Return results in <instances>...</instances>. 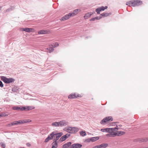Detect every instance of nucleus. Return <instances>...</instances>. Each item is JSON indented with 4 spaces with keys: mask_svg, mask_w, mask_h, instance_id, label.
I'll return each instance as SVG.
<instances>
[{
    "mask_svg": "<svg viewBox=\"0 0 148 148\" xmlns=\"http://www.w3.org/2000/svg\"><path fill=\"white\" fill-rule=\"evenodd\" d=\"M143 4V1L140 0H133L126 2V5L129 6H139Z\"/></svg>",
    "mask_w": 148,
    "mask_h": 148,
    "instance_id": "obj_1",
    "label": "nucleus"
},
{
    "mask_svg": "<svg viewBox=\"0 0 148 148\" xmlns=\"http://www.w3.org/2000/svg\"><path fill=\"white\" fill-rule=\"evenodd\" d=\"M1 80L6 84L12 83L15 81V79L12 78H7L4 76H1Z\"/></svg>",
    "mask_w": 148,
    "mask_h": 148,
    "instance_id": "obj_2",
    "label": "nucleus"
},
{
    "mask_svg": "<svg viewBox=\"0 0 148 148\" xmlns=\"http://www.w3.org/2000/svg\"><path fill=\"white\" fill-rule=\"evenodd\" d=\"M66 125L67 124L64 121H61L59 122H56L51 124L52 126L56 127L59 126L62 127L66 126Z\"/></svg>",
    "mask_w": 148,
    "mask_h": 148,
    "instance_id": "obj_3",
    "label": "nucleus"
},
{
    "mask_svg": "<svg viewBox=\"0 0 148 148\" xmlns=\"http://www.w3.org/2000/svg\"><path fill=\"white\" fill-rule=\"evenodd\" d=\"M83 96V95H82L76 93H71L68 96V98L69 99H76L77 98V97H81Z\"/></svg>",
    "mask_w": 148,
    "mask_h": 148,
    "instance_id": "obj_4",
    "label": "nucleus"
},
{
    "mask_svg": "<svg viewBox=\"0 0 148 148\" xmlns=\"http://www.w3.org/2000/svg\"><path fill=\"white\" fill-rule=\"evenodd\" d=\"M35 108L33 106H21V111H28L34 109Z\"/></svg>",
    "mask_w": 148,
    "mask_h": 148,
    "instance_id": "obj_5",
    "label": "nucleus"
},
{
    "mask_svg": "<svg viewBox=\"0 0 148 148\" xmlns=\"http://www.w3.org/2000/svg\"><path fill=\"white\" fill-rule=\"evenodd\" d=\"M20 30L21 31H25L26 32L28 33L34 32L35 31L34 29L29 27H26L25 28H21Z\"/></svg>",
    "mask_w": 148,
    "mask_h": 148,
    "instance_id": "obj_6",
    "label": "nucleus"
},
{
    "mask_svg": "<svg viewBox=\"0 0 148 148\" xmlns=\"http://www.w3.org/2000/svg\"><path fill=\"white\" fill-rule=\"evenodd\" d=\"M51 32L49 29H42L38 32V34H46L51 33Z\"/></svg>",
    "mask_w": 148,
    "mask_h": 148,
    "instance_id": "obj_7",
    "label": "nucleus"
},
{
    "mask_svg": "<svg viewBox=\"0 0 148 148\" xmlns=\"http://www.w3.org/2000/svg\"><path fill=\"white\" fill-rule=\"evenodd\" d=\"M63 134L62 132H59L57 133H54L55 136H54V138L53 139V140L57 141L58 139L61 137Z\"/></svg>",
    "mask_w": 148,
    "mask_h": 148,
    "instance_id": "obj_8",
    "label": "nucleus"
},
{
    "mask_svg": "<svg viewBox=\"0 0 148 148\" xmlns=\"http://www.w3.org/2000/svg\"><path fill=\"white\" fill-rule=\"evenodd\" d=\"M108 145V144L106 143H103L100 145H97L93 147L92 148H106Z\"/></svg>",
    "mask_w": 148,
    "mask_h": 148,
    "instance_id": "obj_9",
    "label": "nucleus"
},
{
    "mask_svg": "<svg viewBox=\"0 0 148 148\" xmlns=\"http://www.w3.org/2000/svg\"><path fill=\"white\" fill-rule=\"evenodd\" d=\"M71 16H72L71 13H69L62 17L61 18L60 20L61 21H62L68 20L69 18Z\"/></svg>",
    "mask_w": 148,
    "mask_h": 148,
    "instance_id": "obj_10",
    "label": "nucleus"
},
{
    "mask_svg": "<svg viewBox=\"0 0 148 148\" xmlns=\"http://www.w3.org/2000/svg\"><path fill=\"white\" fill-rule=\"evenodd\" d=\"M82 146V145L81 144L76 143L72 144L71 146L69 147V148H81Z\"/></svg>",
    "mask_w": 148,
    "mask_h": 148,
    "instance_id": "obj_11",
    "label": "nucleus"
},
{
    "mask_svg": "<svg viewBox=\"0 0 148 148\" xmlns=\"http://www.w3.org/2000/svg\"><path fill=\"white\" fill-rule=\"evenodd\" d=\"M79 130V129L76 127H71V132L70 134H74L77 132Z\"/></svg>",
    "mask_w": 148,
    "mask_h": 148,
    "instance_id": "obj_12",
    "label": "nucleus"
},
{
    "mask_svg": "<svg viewBox=\"0 0 148 148\" xmlns=\"http://www.w3.org/2000/svg\"><path fill=\"white\" fill-rule=\"evenodd\" d=\"M94 13L91 12L87 13L85 14L84 16V18L85 19H88V17L91 16Z\"/></svg>",
    "mask_w": 148,
    "mask_h": 148,
    "instance_id": "obj_13",
    "label": "nucleus"
},
{
    "mask_svg": "<svg viewBox=\"0 0 148 148\" xmlns=\"http://www.w3.org/2000/svg\"><path fill=\"white\" fill-rule=\"evenodd\" d=\"M125 133V132L124 131H118L116 132L115 133V136H120L124 135Z\"/></svg>",
    "mask_w": 148,
    "mask_h": 148,
    "instance_id": "obj_14",
    "label": "nucleus"
},
{
    "mask_svg": "<svg viewBox=\"0 0 148 148\" xmlns=\"http://www.w3.org/2000/svg\"><path fill=\"white\" fill-rule=\"evenodd\" d=\"M81 11V10L80 9H76L75 10L72 12L70 13L71 14L72 16H74L77 14L78 12Z\"/></svg>",
    "mask_w": 148,
    "mask_h": 148,
    "instance_id": "obj_15",
    "label": "nucleus"
},
{
    "mask_svg": "<svg viewBox=\"0 0 148 148\" xmlns=\"http://www.w3.org/2000/svg\"><path fill=\"white\" fill-rule=\"evenodd\" d=\"M53 142L52 143L51 148H57L58 146V142L57 141L53 140Z\"/></svg>",
    "mask_w": 148,
    "mask_h": 148,
    "instance_id": "obj_16",
    "label": "nucleus"
},
{
    "mask_svg": "<svg viewBox=\"0 0 148 148\" xmlns=\"http://www.w3.org/2000/svg\"><path fill=\"white\" fill-rule=\"evenodd\" d=\"M72 144V143L71 142H68L65 144H64L62 146V148H68L70 147Z\"/></svg>",
    "mask_w": 148,
    "mask_h": 148,
    "instance_id": "obj_17",
    "label": "nucleus"
},
{
    "mask_svg": "<svg viewBox=\"0 0 148 148\" xmlns=\"http://www.w3.org/2000/svg\"><path fill=\"white\" fill-rule=\"evenodd\" d=\"M137 141L140 142H146L148 141V137L145 138H138L137 139Z\"/></svg>",
    "mask_w": 148,
    "mask_h": 148,
    "instance_id": "obj_18",
    "label": "nucleus"
},
{
    "mask_svg": "<svg viewBox=\"0 0 148 148\" xmlns=\"http://www.w3.org/2000/svg\"><path fill=\"white\" fill-rule=\"evenodd\" d=\"M111 14L112 13L111 12L109 13L104 12L100 14L101 16L100 17H101V18L103 17H106L108 16L111 15Z\"/></svg>",
    "mask_w": 148,
    "mask_h": 148,
    "instance_id": "obj_19",
    "label": "nucleus"
},
{
    "mask_svg": "<svg viewBox=\"0 0 148 148\" xmlns=\"http://www.w3.org/2000/svg\"><path fill=\"white\" fill-rule=\"evenodd\" d=\"M54 136V132H53L49 134L47 137L49 140H52L53 139Z\"/></svg>",
    "mask_w": 148,
    "mask_h": 148,
    "instance_id": "obj_20",
    "label": "nucleus"
},
{
    "mask_svg": "<svg viewBox=\"0 0 148 148\" xmlns=\"http://www.w3.org/2000/svg\"><path fill=\"white\" fill-rule=\"evenodd\" d=\"M101 18V17L96 16L92 18L89 20L90 21H94L95 20H99Z\"/></svg>",
    "mask_w": 148,
    "mask_h": 148,
    "instance_id": "obj_21",
    "label": "nucleus"
},
{
    "mask_svg": "<svg viewBox=\"0 0 148 148\" xmlns=\"http://www.w3.org/2000/svg\"><path fill=\"white\" fill-rule=\"evenodd\" d=\"M13 110L17 111H21V106L18 107V106H15L13 107L12 108Z\"/></svg>",
    "mask_w": 148,
    "mask_h": 148,
    "instance_id": "obj_22",
    "label": "nucleus"
},
{
    "mask_svg": "<svg viewBox=\"0 0 148 148\" xmlns=\"http://www.w3.org/2000/svg\"><path fill=\"white\" fill-rule=\"evenodd\" d=\"M107 122H108L107 118L106 117L101 121L100 123L101 125H104V123H106Z\"/></svg>",
    "mask_w": 148,
    "mask_h": 148,
    "instance_id": "obj_23",
    "label": "nucleus"
},
{
    "mask_svg": "<svg viewBox=\"0 0 148 148\" xmlns=\"http://www.w3.org/2000/svg\"><path fill=\"white\" fill-rule=\"evenodd\" d=\"M99 136H95L91 138V141L92 142H94L96 141L97 140L99 139Z\"/></svg>",
    "mask_w": 148,
    "mask_h": 148,
    "instance_id": "obj_24",
    "label": "nucleus"
},
{
    "mask_svg": "<svg viewBox=\"0 0 148 148\" xmlns=\"http://www.w3.org/2000/svg\"><path fill=\"white\" fill-rule=\"evenodd\" d=\"M53 47V46H52L51 45H50L49 47L47 49L49 53L53 51L54 49Z\"/></svg>",
    "mask_w": 148,
    "mask_h": 148,
    "instance_id": "obj_25",
    "label": "nucleus"
},
{
    "mask_svg": "<svg viewBox=\"0 0 148 148\" xmlns=\"http://www.w3.org/2000/svg\"><path fill=\"white\" fill-rule=\"evenodd\" d=\"M67 138H66V136L64 135L60 138L59 141L61 142H62L65 140Z\"/></svg>",
    "mask_w": 148,
    "mask_h": 148,
    "instance_id": "obj_26",
    "label": "nucleus"
},
{
    "mask_svg": "<svg viewBox=\"0 0 148 148\" xmlns=\"http://www.w3.org/2000/svg\"><path fill=\"white\" fill-rule=\"evenodd\" d=\"M71 127H69L68 128L66 127L64 129V130L67 132L70 133Z\"/></svg>",
    "mask_w": 148,
    "mask_h": 148,
    "instance_id": "obj_27",
    "label": "nucleus"
},
{
    "mask_svg": "<svg viewBox=\"0 0 148 148\" xmlns=\"http://www.w3.org/2000/svg\"><path fill=\"white\" fill-rule=\"evenodd\" d=\"M106 136L108 137H114L115 136V133H110L107 134Z\"/></svg>",
    "mask_w": 148,
    "mask_h": 148,
    "instance_id": "obj_28",
    "label": "nucleus"
},
{
    "mask_svg": "<svg viewBox=\"0 0 148 148\" xmlns=\"http://www.w3.org/2000/svg\"><path fill=\"white\" fill-rule=\"evenodd\" d=\"M80 135L82 136H85L86 135V132L83 130H82L80 132Z\"/></svg>",
    "mask_w": 148,
    "mask_h": 148,
    "instance_id": "obj_29",
    "label": "nucleus"
},
{
    "mask_svg": "<svg viewBox=\"0 0 148 148\" xmlns=\"http://www.w3.org/2000/svg\"><path fill=\"white\" fill-rule=\"evenodd\" d=\"M108 8V6H101V7H99L101 11H104L106 9Z\"/></svg>",
    "mask_w": 148,
    "mask_h": 148,
    "instance_id": "obj_30",
    "label": "nucleus"
},
{
    "mask_svg": "<svg viewBox=\"0 0 148 148\" xmlns=\"http://www.w3.org/2000/svg\"><path fill=\"white\" fill-rule=\"evenodd\" d=\"M18 90V88L17 87L14 86L12 89V91L14 92H17Z\"/></svg>",
    "mask_w": 148,
    "mask_h": 148,
    "instance_id": "obj_31",
    "label": "nucleus"
},
{
    "mask_svg": "<svg viewBox=\"0 0 148 148\" xmlns=\"http://www.w3.org/2000/svg\"><path fill=\"white\" fill-rule=\"evenodd\" d=\"M106 117L107 118L108 122L112 121H113V118L111 116H108Z\"/></svg>",
    "mask_w": 148,
    "mask_h": 148,
    "instance_id": "obj_32",
    "label": "nucleus"
},
{
    "mask_svg": "<svg viewBox=\"0 0 148 148\" xmlns=\"http://www.w3.org/2000/svg\"><path fill=\"white\" fill-rule=\"evenodd\" d=\"M101 131L103 132H108V128H106L104 129H101Z\"/></svg>",
    "mask_w": 148,
    "mask_h": 148,
    "instance_id": "obj_33",
    "label": "nucleus"
},
{
    "mask_svg": "<svg viewBox=\"0 0 148 148\" xmlns=\"http://www.w3.org/2000/svg\"><path fill=\"white\" fill-rule=\"evenodd\" d=\"M95 11L98 14H100V12L101 11L99 7L97 8L95 10Z\"/></svg>",
    "mask_w": 148,
    "mask_h": 148,
    "instance_id": "obj_34",
    "label": "nucleus"
},
{
    "mask_svg": "<svg viewBox=\"0 0 148 148\" xmlns=\"http://www.w3.org/2000/svg\"><path fill=\"white\" fill-rule=\"evenodd\" d=\"M52 46H53V48L56 47H58L59 45V44L58 42H56L55 43H53L51 44Z\"/></svg>",
    "mask_w": 148,
    "mask_h": 148,
    "instance_id": "obj_35",
    "label": "nucleus"
},
{
    "mask_svg": "<svg viewBox=\"0 0 148 148\" xmlns=\"http://www.w3.org/2000/svg\"><path fill=\"white\" fill-rule=\"evenodd\" d=\"M108 132H110V131H111L112 133H114V131H115V130H114V128H108Z\"/></svg>",
    "mask_w": 148,
    "mask_h": 148,
    "instance_id": "obj_36",
    "label": "nucleus"
},
{
    "mask_svg": "<svg viewBox=\"0 0 148 148\" xmlns=\"http://www.w3.org/2000/svg\"><path fill=\"white\" fill-rule=\"evenodd\" d=\"M0 145L3 148H5L6 147L5 144L4 143H2V142H0Z\"/></svg>",
    "mask_w": 148,
    "mask_h": 148,
    "instance_id": "obj_37",
    "label": "nucleus"
},
{
    "mask_svg": "<svg viewBox=\"0 0 148 148\" xmlns=\"http://www.w3.org/2000/svg\"><path fill=\"white\" fill-rule=\"evenodd\" d=\"M16 123H17V125H18L22 124H23V123L22 122V121L21 120H19L18 121H17Z\"/></svg>",
    "mask_w": 148,
    "mask_h": 148,
    "instance_id": "obj_38",
    "label": "nucleus"
},
{
    "mask_svg": "<svg viewBox=\"0 0 148 148\" xmlns=\"http://www.w3.org/2000/svg\"><path fill=\"white\" fill-rule=\"evenodd\" d=\"M22 122L23 123V124L24 123H28L30 122L31 121H29V120L26 119L25 120H22Z\"/></svg>",
    "mask_w": 148,
    "mask_h": 148,
    "instance_id": "obj_39",
    "label": "nucleus"
},
{
    "mask_svg": "<svg viewBox=\"0 0 148 148\" xmlns=\"http://www.w3.org/2000/svg\"><path fill=\"white\" fill-rule=\"evenodd\" d=\"M91 138H88L87 139H86L85 141V142H88V143H89L91 141Z\"/></svg>",
    "mask_w": 148,
    "mask_h": 148,
    "instance_id": "obj_40",
    "label": "nucleus"
},
{
    "mask_svg": "<svg viewBox=\"0 0 148 148\" xmlns=\"http://www.w3.org/2000/svg\"><path fill=\"white\" fill-rule=\"evenodd\" d=\"M4 85L3 83L0 80V87L1 88H3V87Z\"/></svg>",
    "mask_w": 148,
    "mask_h": 148,
    "instance_id": "obj_41",
    "label": "nucleus"
},
{
    "mask_svg": "<svg viewBox=\"0 0 148 148\" xmlns=\"http://www.w3.org/2000/svg\"><path fill=\"white\" fill-rule=\"evenodd\" d=\"M13 122H12L9 123V124H8V125L7 126L9 127H11V126L13 125Z\"/></svg>",
    "mask_w": 148,
    "mask_h": 148,
    "instance_id": "obj_42",
    "label": "nucleus"
},
{
    "mask_svg": "<svg viewBox=\"0 0 148 148\" xmlns=\"http://www.w3.org/2000/svg\"><path fill=\"white\" fill-rule=\"evenodd\" d=\"M116 125V127H115L114 128V130H118L119 129H122V128H120L118 127H118V126L117 125Z\"/></svg>",
    "mask_w": 148,
    "mask_h": 148,
    "instance_id": "obj_43",
    "label": "nucleus"
},
{
    "mask_svg": "<svg viewBox=\"0 0 148 148\" xmlns=\"http://www.w3.org/2000/svg\"><path fill=\"white\" fill-rule=\"evenodd\" d=\"M49 140V138L47 137L45 139V140L44 141V142L45 143H47V142H48Z\"/></svg>",
    "mask_w": 148,
    "mask_h": 148,
    "instance_id": "obj_44",
    "label": "nucleus"
},
{
    "mask_svg": "<svg viewBox=\"0 0 148 148\" xmlns=\"http://www.w3.org/2000/svg\"><path fill=\"white\" fill-rule=\"evenodd\" d=\"M67 138H68L69 137L71 136V134H66L64 135Z\"/></svg>",
    "mask_w": 148,
    "mask_h": 148,
    "instance_id": "obj_45",
    "label": "nucleus"
},
{
    "mask_svg": "<svg viewBox=\"0 0 148 148\" xmlns=\"http://www.w3.org/2000/svg\"><path fill=\"white\" fill-rule=\"evenodd\" d=\"M17 121H14L13 122V125H17Z\"/></svg>",
    "mask_w": 148,
    "mask_h": 148,
    "instance_id": "obj_46",
    "label": "nucleus"
},
{
    "mask_svg": "<svg viewBox=\"0 0 148 148\" xmlns=\"http://www.w3.org/2000/svg\"><path fill=\"white\" fill-rule=\"evenodd\" d=\"M3 116H4V114L3 113L0 114V118Z\"/></svg>",
    "mask_w": 148,
    "mask_h": 148,
    "instance_id": "obj_47",
    "label": "nucleus"
},
{
    "mask_svg": "<svg viewBox=\"0 0 148 148\" xmlns=\"http://www.w3.org/2000/svg\"><path fill=\"white\" fill-rule=\"evenodd\" d=\"M27 145L28 147L30 146L31 145V144L29 143H27L26 144Z\"/></svg>",
    "mask_w": 148,
    "mask_h": 148,
    "instance_id": "obj_48",
    "label": "nucleus"
},
{
    "mask_svg": "<svg viewBox=\"0 0 148 148\" xmlns=\"http://www.w3.org/2000/svg\"><path fill=\"white\" fill-rule=\"evenodd\" d=\"M113 123L116 124V123H118L119 122H113Z\"/></svg>",
    "mask_w": 148,
    "mask_h": 148,
    "instance_id": "obj_49",
    "label": "nucleus"
},
{
    "mask_svg": "<svg viewBox=\"0 0 148 148\" xmlns=\"http://www.w3.org/2000/svg\"><path fill=\"white\" fill-rule=\"evenodd\" d=\"M118 126L120 127H121L122 126V125H119Z\"/></svg>",
    "mask_w": 148,
    "mask_h": 148,
    "instance_id": "obj_50",
    "label": "nucleus"
},
{
    "mask_svg": "<svg viewBox=\"0 0 148 148\" xmlns=\"http://www.w3.org/2000/svg\"><path fill=\"white\" fill-rule=\"evenodd\" d=\"M143 148H147V147H143Z\"/></svg>",
    "mask_w": 148,
    "mask_h": 148,
    "instance_id": "obj_51",
    "label": "nucleus"
},
{
    "mask_svg": "<svg viewBox=\"0 0 148 148\" xmlns=\"http://www.w3.org/2000/svg\"><path fill=\"white\" fill-rule=\"evenodd\" d=\"M88 38V37H86V38Z\"/></svg>",
    "mask_w": 148,
    "mask_h": 148,
    "instance_id": "obj_52",
    "label": "nucleus"
},
{
    "mask_svg": "<svg viewBox=\"0 0 148 148\" xmlns=\"http://www.w3.org/2000/svg\"><path fill=\"white\" fill-rule=\"evenodd\" d=\"M92 100H93V98H92Z\"/></svg>",
    "mask_w": 148,
    "mask_h": 148,
    "instance_id": "obj_53",
    "label": "nucleus"
}]
</instances>
